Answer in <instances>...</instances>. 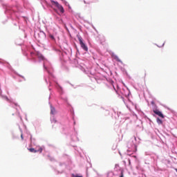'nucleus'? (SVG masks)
<instances>
[{
    "mask_svg": "<svg viewBox=\"0 0 177 177\" xmlns=\"http://www.w3.org/2000/svg\"><path fill=\"white\" fill-rule=\"evenodd\" d=\"M24 56H26L28 60H30L33 63H40V62H43V68L44 71V81L46 84H49L48 91H50L49 99H50V95H52V88H55L57 89V92H59V95L62 96L64 93V91L63 90V87L59 84L57 82V78L53 74L55 71L53 70V66H52V64L45 58V57L41 54V53L38 52L35 53V52L31 50L30 48L26 47V48L21 49Z\"/></svg>",
    "mask_w": 177,
    "mask_h": 177,
    "instance_id": "nucleus-1",
    "label": "nucleus"
},
{
    "mask_svg": "<svg viewBox=\"0 0 177 177\" xmlns=\"http://www.w3.org/2000/svg\"><path fill=\"white\" fill-rule=\"evenodd\" d=\"M88 77L91 81H96L97 84H102V81H107L109 84V88L115 91V93H117L119 97L122 99L126 107L129 109V105H128L129 103V104L133 106L136 110H138V104L132 102V93H131V90H129L127 86H125V88L121 89L118 84L114 83L113 80L107 77V76L100 73V72L96 71V69L93 68L89 71Z\"/></svg>",
    "mask_w": 177,
    "mask_h": 177,
    "instance_id": "nucleus-2",
    "label": "nucleus"
},
{
    "mask_svg": "<svg viewBox=\"0 0 177 177\" xmlns=\"http://www.w3.org/2000/svg\"><path fill=\"white\" fill-rule=\"evenodd\" d=\"M62 100H63L65 106L67 107L71 118L73 121V127L70 124L65 125L62 127V133L66 136H70L71 142H80V138H78V131L75 129V125H77V122L75 121V112L74 111V108L68 102V98L67 97H62Z\"/></svg>",
    "mask_w": 177,
    "mask_h": 177,
    "instance_id": "nucleus-3",
    "label": "nucleus"
},
{
    "mask_svg": "<svg viewBox=\"0 0 177 177\" xmlns=\"http://www.w3.org/2000/svg\"><path fill=\"white\" fill-rule=\"evenodd\" d=\"M140 139L136 138L135 136L130 139L129 141L127 142V156H129L130 158L127 159V163L129 167H131L132 160L134 161H138V156H136V151H138V146L140 143Z\"/></svg>",
    "mask_w": 177,
    "mask_h": 177,
    "instance_id": "nucleus-4",
    "label": "nucleus"
},
{
    "mask_svg": "<svg viewBox=\"0 0 177 177\" xmlns=\"http://www.w3.org/2000/svg\"><path fill=\"white\" fill-rule=\"evenodd\" d=\"M4 13L8 19H11V20H12V24L14 26H19L21 11L17 9V6L7 7L4 10Z\"/></svg>",
    "mask_w": 177,
    "mask_h": 177,
    "instance_id": "nucleus-5",
    "label": "nucleus"
},
{
    "mask_svg": "<svg viewBox=\"0 0 177 177\" xmlns=\"http://www.w3.org/2000/svg\"><path fill=\"white\" fill-rule=\"evenodd\" d=\"M51 50H53L58 55L59 57V62H61L62 66H64L67 62V60H70V57L67 54V51L63 50L62 47L51 44Z\"/></svg>",
    "mask_w": 177,
    "mask_h": 177,
    "instance_id": "nucleus-6",
    "label": "nucleus"
},
{
    "mask_svg": "<svg viewBox=\"0 0 177 177\" xmlns=\"http://www.w3.org/2000/svg\"><path fill=\"white\" fill-rule=\"evenodd\" d=\"M78 41H79V44L80 45V47L82 48L84 53H82V55H89L88 52V45L85 42V40L82 38L81 35L78 33L76 35ZM74 48L76 50V56H78V55H82V53L80 52V49L78 48V46H77V44L74 45Z\"/></svg>",
    "mask_w": 177,
    "mask_h": 177,
    "instance_id": "nucleus-7",
    "label": "nucleus"
},
{
    "mask_svg": "<svg viewBox=\"0 0 177 177\" xmlns=\"http://www.w3.org/2000/svg\"><path fill=\"white\" fill-rule=\"evenodd\" d=\"M0 96L2 97V99H5L6 102H8L10 103V106L12 107L13 109H15L17 110V114L18 117L20 118L21 121H23V118L21 117V115H20V111H19V109L21 110V108L20 107V105L17 104V102H13V100L9 99V97L7 95H2V88H1V84H0Z\"/></svg>",
    "mask_w": 177,
    "mask_h": 177,
    "instance_id": "nucleus-8",
    "label": "nucleus"
},
{
    "mask_svg": "<svg viewBox=\"0 0 177 177\" xmlns=\"http://www.w3.org/2000/svg\"><path fill=\"white\" fill-rule=\"evenodd\" d=\"M7 67L9 70H10V71H12V73H13L14 74H15V75H17V77L13 76V78H15V80H17V81H18V82H23V81H26V77H24V76L19 74V73H17L16 71H15V69H13V68H12V66H10V64L8 63Z\"/></svg>",
    "mask_w": 177,
    "mask_h": 177,
    "instance_id": "nucleus-9",
    "label": "nucleus"
},
{
    "mask_svg": "<svg viewBox=\"0 0 177 177\" xmlns=\"http://www.w3.org/2000/svg\"><path fill=\"white\" fill-rule=\"evenodd\" d=\"M50 3H52V5H54L55 6H56V8L62 15L66 12V10H64V7H63L62 4L59 3V1H55V0H50Z\"/></svg>",
    "mask_w": 177,
    "mask_h": 177,
    "instance_id": "nucleus-10",
    "label": "nucleus"
},
{
    "mask_svg": "<svg viewBox=\"0 0 177 177\" xmlns=\"http://www.w3.org/2000/svg\"><path fill=\"white\" fill-rule=\"evenodd\" d=\"M59 167H61L62 169V171H57V174H64L66 172V170L65 169H69L70 170V168H68V165H67V164L66 162H59Z\"/></svg>",
    "mask_w": 177,
    "mask_h": 177,
    "instance_id": "nucleus-11",
    "label": "nucleus"
},
{
    "mask_svg": "<svg viewBox=\"0 0 177 177\" xmlns=\"http://www.w3.org/2000/svg\"><path fill=\"white\" fill-rule=\"evenodd\" d=\"M28 151L30 153H42L44 149L42 147H39L38 149H35L33 147L28 148Z\"/></svg>",
    "mask_w": 177,
    "mask_h": 177,
    "instance_id": "nucleus-12",
    "label": "nucleus"
},
{
    "mask_svg": "<svg viewBox=\"0 0 177 177\" xmlns=\"http://www.w3.org/2000/svg\"><path fill=\"white\" fill-rule=\"evenodd\" d=\"M37 35L40 39H46V33H45L42 30H39Z\"/></svg>",
    "mask_w": 177,
    "mask_h": 177,
    "instance_id": "nucleus-13",
    "label": "nucleus"
},
{
    "mask_svg": "<svg viewBox=\"0 0 177 177\" xmlns=\"http://www.w3.org/2000/svg\"><path fill=\"white\" fill-rule=\"evenodd\" d=\"M29 136H30V146H37V139H35V138H32V135L31 133H29Z\"/></svg>",
    "mask_w": 177,
    "mask_h": 177,
    "instance_id": "nucleus-14",
    "label": "nucleus"
},
{
    "mask_svg": "<svg viewBox=\"0 0 177 177\" xmlns=\"http://www.w3.org/2000/svg\"><path fill=\"white\" fill-rule=\"evenodd\" d=\"M153 113L160 118H165V115H164V113H162V111H160V109H158V111H155V112Z\"/></svg>",
    "mask_w": 177,
    "mask_h": 177,
    "instance_id": "nucleus-15",
    "label": "nucleus"
},
{
    "mask_svg": "<svg viewBox=\"0 0 177 177\" xmlns=\"http://www.w3.org/2000/svg\"><path fill=\"white\" fill-rule=\"evenodd\" d=\"M50 107V114L51 115H55L56 114V108L49 102Z\"/></svg>",
    "mask_w": 177,
    "mask_h": 177,
    "instance_id": "nucleus-16",
    "label": "nucleus"
},
{
    "mask_svg": "<svg viewBox=\"0 0 177 177\" xmlns=\"http://www.w3.org/2000/svg\"><path fill=\"white\" fill-rule=\"evenodd\" d=\"M10 133H11V136H12V140H16V139H20L19 136H17V135H16V133H15L14 130H10Z\"/></svg>",
    "mask_w": 177,
    "mask_h": 177,
    "instance_id": "nucleus-17",
    "label": "nucleus"
},
{
    "mask_svg": "<svg viewBox=\"0 0 177 177\" xmlns=\"http://www.w3.org/2000/svg\"><path fill=\"white\" fill-rule=\"evenodd\" d=\"M114 56V59L118 62V63H120V64H122V66H125V64H124V62H122V61L120 59V57H118L117 55H113Z\"/></svg>",
    "mask_w": 177,
    "mask_h": 177,
    "instance_id": "nucleus-18",
    "label": "nucleus"
},
{
    "mask_svg": "<svg viewBox=\"0 0 177 177\" xmlns=\"http://www.w3.org/2000/svg\"><path fill=\"white\" fill-rule=\"evenodd\" d=\"M156 122L158 124V125H162L163 127H165V125H164V121H162V119L157 117Z\"/></svg>",
    "mask_w": 177,
    "mask_h": 177,
    "instance_id": "nucleus-19",
    "label": "nucleus"
},
{
    "mask_svg": "<svg viewBox=\"0 0 177 177\" xmlns=\"http://www.w3.org/2000/svg\"><path fill=\"white\" fill-rule=\"evenodd\" d=\"M122 71L123 74H125L126 77H127L129 80H131V75H129V74L128 73V71H127V69H125V68H122Z\"/></svg>",
    "mask_w": 177,
    "mask_h": 177,
    "instance_id": "nucleus-20",
    "label": "nucleus"
},
{
    "mask_svg": "<svg viewBox=\"0 0 177 177\" xmlns=\"http://www.w3.org/2000/svg\"><path fill=\"white\" fill-rule=\"evenodd\" d=\"M64 157L67 158L66 161L68 162V165H71L73 164V162L71 161V157L68 155H65Z\"/></svg>",
    "mask_w": 177,
    "mask_h": 177,
    "instance_id": "nucleus-21",
    "label": "nucleus"
},
{
    "mask_svg": "<svg viewBox=\"0 0 177 177\" xmlns=\"http://www.w3.org/2000/svg\"><path fill=\"white\" fill-rule=\"evenodd\" d=\"M50 122H52V124H57V120H56V118H55V115H52L50 117Z\"/></svg>",
    "mask_w": 177,
    "mask_h": 177,
    "instance_id": "nucleus-22",
    "label": "nucleus"
},
{
    "mask_svg": "<svg viewBox=\"0 0 177 177\" xmlns=\"http://www.w3.org/2000/svg\"><path fill=\"white\" fill-rule=\"evenodd\" d=\"M18 127H19V129L21 132V140H24V136H23V129H21V127H20V124H17Z\"/></svg>",
    "mask_w": 177,
    "mask_h": 177,
    "instance_id": "nucleus-23",
    "label": "nucleus"
},
{
    "mask_svg": "<svg viewBox=\"0 0 177 177\" xmlns=\"http://www.w3.org/2000/svg\"><path fill=\"white\" fill-rule=\"evenodd\" d=\"M145 156H149L150 160H153V161H154V156H153L151 152H145Z\"/></svg>",
    "mask_w": 177,
    "mask_h": 177,
    "instance_id": "nucleus-24",
    "label": "nucleus"
},
{
    "mask_svg": "<svg viewBox=\"0 0 177 177\" xmlns=\"http://www.w3.org/2000/svg\"><path fill=\"white\" fill-rule=\"evenodd\" d=\"M71 177H84V176L77 173L76 174L72 173L71 174Z\"/></svg>",
    "mask_w": 177,
    "mask_h": 177,
    "instance_id": "nucleus-25",
    "label": "nucleus"
},
{
    "mask_svg": "<svg viewBox=\"0 0 177 177\" xmlns=\"http://www.w3.org/2000/svg\"><path fill=\"white\" fill-rule=\"evenodd\" d=\"M68 12L72 15H74V10H73V8H71V6H70V4L68 6Z\"/></svg>",
    "mask_w": 177,
    "mask_h": 177,
    "instance_id": "nucleus-26",
    "label": "nucleus"
},
{
    "mask_svg": "<svg viewBox=\"0 0 177 177\" xmlns=\"http://www.w3.org/2000/svg\"><path fill=\"white\" fill-rule=\"evenodd\" d=\"M47 157L48 160L51 161V162H54L55 161H56V159H55V158L50 156V155H48Z\"/></svg>",
    "mask_w": 177,
    "mask_h": 177,
    "instance_id": "nucleus-27",
    "label": "nucleus"
},
{
    "mask_svg": "<svg viewBox=\"0 0 177 177\" xmlns=\"http://www.w3.org/2000/svg\"><path fill=\"white\" fill-rule=\"evenodd\" d=\"M152 110H153V113H155L156 111L159 110L158 106H157V104L152 106Z\"/></svg>",
    "mask_w": 177,
    "mask_h": 177,
    "instance_id": "nucleus-28",
    "label": "nucleus"
},
{
    "mask_svg": "<svg viewBox=\"0 0 177 177\" xmlns=\"http://www.w3.org/2000/svg\"><path fill=\"white\" fill-rule=\"evenodd\" d=\"M44 3L47 8H50V6H52V4H50V3H48V1H46V0H44Z\"/></svg>",
    "mask_w": 177,
    "mask_h": 177,
    "instance_id": "nucleus-29",
    "label": "nucleus"
},
{
    "mask_svg": "<svg viewBox=\"0 0 177 177\" xmlns=\"http://www.w3.org/2000/svg\"><path fill=\"white\" fill-rule=\"evenodd\" d=\"M61 1L64 3V5H65V6H68V5H70V3H68V2H67V1L66 0H61Z\"/></svg>",
    "mask_w": 177,
    "mask_h": 177,
    "instance_id": "nucleus-30",
    "label": "nucleus"
},
{
    "mask_svg": "<svg viewBox=\"0 0 177 177\" xmlns=\"http://www.w3.org/2000/svg\"><path fill=\"white\" fill-rule=\"evenodd\" d=\"M75 17H76V19H84V17H81V14H80V13H76V15H75Z\"/></svg>",
    "mask_w": 177,
    "mask_h": 177,
    "instance_id": "nucleus-31",
    "label": "nucleus"
},
{
    "mask_svg": "<svg viewBox=\"0 0 177 177\" xmlns=\"http://www.w3.org/2000/svg\"><path fill=\"white\" fill-rule=\"evenodd\" d=\"M21 41V39H17L16 41H15V44L16 45H18L19 46H21V42H20V43H18L17 41Z\"/></svg>",
    "mask_w": 177,
    "mask_h": 177,
    "instance_id": "nucleus-32",
    "label": "nucleus"
},
{
    "mask_svg": "<svg viewBox=\"0 0 177 177\" xmlns=\"http://www.w3.org/2000/svg\"><path fill=\"white\" fill-rule=\"evenodd\" d=\"M145 118L147 120V121L149 122V124L151 125V123L153 122V121H151V119H150L149 117L145 115Z\"/></svg>",
    "mask_w": 177,
    "mask_h": 177,
    "instance_id": "nucleus-33",
    "label": "nucleus"
},
{
    "mask_svg": "<svg viewBox=\"0 0 177 177\" xmlns=\"http://www.w3.org/2000/svg\"><path fill=\"white\" fill-rule=\"evenodd\" d=\"M166 109H167L169 110V111H171V113H172V114H175V111L172 110L171 108L167 106Z\"/></svg>",
    "mask_w": 177,
    "mask_h": 177,
    "instance_id": "nucleus-34",
    "label": "nucleus"
},
{
    "mask_svg": "<svg viewBox=\"0 0 177 177\" xmlns=\"http://www.w3.org/2000/svg\"><path fill=\"white\" fill-rule=\"evenodd\" d=\"M99 0H92L91 1H90L91 3H99Z\"/></svg>",
    "mask_w": 177,
    "mask_h": 177,
    "instance_id": "nucleus-35",
    "label": "nucleus"
},
{
    "mask_svg": "<svg viewBox=\"0 0 177 177\" xmlns=\"http://www.w3.org/2000/svg\"><path fill=\"white\" fill-rule=\"evenodd\" d=\"M155 45H156V46H158V48H164V46H165V42H164V43L162 44V45H161V46H158L157 44H155Z\"/></svg>",
    "mask_w": 177,
    "mask_h": 177,
    "instance_id": "nucleus-36",
    "label": "nucleus"
},
{
    "mask_svg": "<svg viewBox=\"0 0 177 177\" xmlns=\"http://www.w3.org/2000/svg\"><path fill=\"white\" fill-rule=\"evenodd\" d=\"M105 114H106V115H110V111L105 110Z\"/></svg>",
    "mask_w": 177,
    "mask_h": 177,
    "instance_id": "nucleus-37",
    "label": "nucleus"
},
{
    "mask_svg": "<svg viewBox=\"0 0 177 177\" xmlns=\"http://www.w3.org/2000/svg\"><path fill=\"white\" fill-rule=\"evenodd\" d=\"M64 28H65L66 32H70V30L68 29V28L67 27V26H65Z\"/></svg>",
    "mask_w": 177,
    "mask_h": 177,
    "instance_id": "nucleus-38",
    "label": "nucleus"
},
{
    "mask_svg": "<svg viewBox=\"0 0 177 177\" xmlns=\"http://www.w3.org/2000/svg\"><path fill=\"white\" fill-rule=\"evenodd\" d=\"M165 162H166V164H169V165L171 164V161L168 159L165 160Z\"/></svg>",
    "mask_w": 177,
    "mask_h": 177,
    "instance_id": "nucleus-39",
    "label": "nucleus"
},
{
    "mask_svg": "<svg viewBox=\"0 0 177 177\" xmlns=\"http://www.w3.org/2000/svg\"><path fill=\"white\" fill-rule=\"evenodd\" d=\"M83 2H84V3H85V5H89V3H91V1L90 2H87L85 0H84Z\"/></svg>",
    "mask_w": 177,
    "mask_h": 177,
    "instance_id": "nucleus-40",
    "label": "nucleus"
},
{
    "mask_svg": "<svg viewBox=\"0 0 177 177\" xmlns=\"http://www.w3.org/2000/svg\"><path fill=\"white\" fill-rule=\"evenodd\" d=\"M151 104L152 106H156V102H155L153 100H152V101L151 102Z\"/></svg>",
    "mask_w": 177,
    "mask_h": 177,
    "instance_id": "nucleus-41",
    "label": "nucleus"
},
{
    "mask_svg": "<svg viewBox=\"0 0 177 177\" xmlns=\"http://www.w3.org/2000/svg\"><path fill=\"white\" fill-rule=\"evenodd\" d=\"M145 164H147V165H150V162L149 160H145Z\"/></svg>",
    "mask_w": 177,
    "mask_h": 177,
    "instance_id": "nucleus-42",
    "label": "nucleus"
},
{
    "mask_svg": "<svg viewBox=\"0 0 177 177\" xmlns=\"http://www.w3.org/2000/svg\"><path fill=\"white\" fill-rule=\"evenodd\" d=\"M137 128H140V131H143V127H140L139 125H137Z\"/></svg>",
    "mask_w": 177,
    "mask_h": 177,
    "instance_id": "nucleus-43",
    "label": "nucleus"
},
{
    "mask_svg": "<svg viewBox=\"0 0 177 177\" xmlns=\"http://www.w3.org/2000/svg\"><path fill=\"white\" fill-rule=\"evenodd\" d=\"M119 177H124V172L123 171L120 172Z\"/></svg>",
    "mask_w": 177,
    "mask_h": 177,
    "instance_id": "nucleus-44",
    "label": "nucleus"
},
{
    "mask_svg": "<svg viewBox=\"0 0 177 177\" xmlns=\"http://www.w3.org/2000/svg\"><path fill=\"white\" fill-rule=\"evenodd\" d=\"M121 117V112H118V118H120Z\"/></svg>",
    "mask_w": 177,
    "mask_h": 177,
    "instance_id": "nucleus-45",
    "label": "nucleus"
},
{
    "mask_svg": "<svg viewBox=\"0 0 177 177\" xmlns=\"http://www.w3.org/2000/svg\"><path fill=\"white\" fill-rule=\"evenodd\" d=\"M70 27L72 30H75V28H74V26H73L72 24H70Z\"/></svg>",
    "mask_w": 177,
    "mask_h": 177,
    "instance_id": "nucleus-46",
    "label": "nucleus"
},
{
    "mask_svg": "<svg viewBox=\"0 0 177 177\" xmlns=\"http://www.w3.org/2000/svg\"><path fill=\"white\" fill-rule=\"evenodd\" d=\"M115 168H117V167H120V165L118 164H116V165H115Z\"/></svg>",
    "mask_w": 177,
    "mask_h": 177,
    "instance_id": "nucleus-47",
    "label": "nucleus"
},
{
    "mask_svg": "<svg viewBox=\"0 0 177 177\" xmlns=\"http://www.w3.org/2000/svg\"><path fill=\"white\" fill-rule=\"evenodd\" d=\"M160 135H162V138H165V136H164L162 133H160Z\"/></svg>",
    "mask_w": 177,
    "mask_h": 177,
    "instance_id": "nucleus-48",
    "label": "nucleus"
},
{
    "mask_svg": "<svg viewBox=\"0 0 177 177\" xmlns=\"http://www.w3.org/2000/svg\"><path fill=\"white\" fill-rule=\"evenodd\" d=\"M42 6H43L44 9H46V8L45 7V6H44V4H42Z\"/></svg>",
    "mask_w": 177,
    "mask_h": 177,
    "instance_id": "nucleus-49",
    "label": "nucleus"
},
{
    "mask_svg": "<svg viewBox=\"0 0 177 177\" xmlns=\"http://www.w3.org/2000/svg\"><path fill=\"white\" fill-rule=\"evenodd\" d=\"M93 28H94L96 32H97V30H96V28H95L94 26H93Z\"/></svg>",
    "mask_w": 177,
    "mask_h": 177,
    "instance_id": "nucleus-50",
    "label": "nucleus"
},
{
    "mask_svg": "<svg viewBox=\"0 0 177 177\" xmlns=\"http://www.w3.org/2000/svg\"><path fill=\"white\" fill-rule=\"evenodd\" d=\"M25 38H27V34L25 33Z\"/></svg>",
    "mask_w": 177,
    "mask_h": 177,
    "instance_id": "nucleus-51",
    "label": "nucleus"
},
{
    "mask_svg": "<svg viewBox=\"0 0 177 177\" xmlns=\"http://www.w3.org/2000/svg\"><path fill=\"white\" fill-rule=\"evenodd\" d=\"M160 140L162 142V138L160 137Z\"/></svg>",
    "mask_w": 177,
    "mask_h": 177,
    "instance_id": "nucleus-52",
    "label": "nucleus"
},
{
    "mask_svg": "<svg viewBox=\"0 0 177 177\" xmlns=\"http://www.w3.org/2000/svg\"><path fill=\"white\" fill-rule=\"evenodd\" d=\"M158 131V132H159V133H160V131L159 130H157Z\"/></svg>",
    "mask_w": 177,
    "mask_h": 177,
    "instance_id": "nucleus-53",
    "label": "nucleus"
},
{
    "mask_svg": "<svg viewBox=\"0 0 177 177\" xmlns=\"http://www.w3.org/2000/svg\"><path fill=\"white\" fill-rule=\"evenodd\" d=\"M19 30H20V26H19Z\"/></svg>",
    "mask_w": 177,
    "mask_h": 177,
    "instance_id": "nucleus-54",
    "label": "nucleus"
},
{
    "mask_svg": "<svg viewBox=\"0 0 177 177\" xmlns=\"http://www.w3.org/2000/svg\"><path fill=\"white\" fill-rule=\"evenodd\" d=\"M124 164H126L127 162L124 161Z\"/></svg>",
    "mask_w": 177,
    "mask_h": 177,
    "instance_id": "nucleus-55",
    "label": "nucleus"
},
{
    "mask_svg": "<svg viewBox=\"0 0 177 177\" xmlns=\"http://www.w3.org/2000/svg\"><path fill=\"white\" fill-rule=\"evenodd\" d=\"M12 115H15V113H12Z\"/></svg>",
    "mask_w": 177,
    "mask_h": 177,
    "instance_id": "nucleus-56",
    "label": "nucleus"
},
{
    "mask_svg": "<svg viewBox=\"0 0 177 177\" xmlns=\"http://www.w3.org/2000/svg\"><path fill=\"white\" fill-rule=\"evenodd\" d=\"M112 149L114 150V147Z\"/></svg>",
    "mask_w": 177,
    "mask_h": 177,
    "instance_id": "nucleus-57",
    "label": "nucleus"
},
{
    "mask_svg": "<svg viewBox=\"0 0 177 177\" xmlns=\"http://www.w3.org/2000/svg\"><path fill=\"white\" fill-rule=\"evenodd\" d=\"M112 149L114 150V147Z\"/></svg>",
    "mask_w": 177,
    "mask_h": 177,
    "instance_id": "nucleus-58",
    "label": "nucleus"
},
{
    "mask_svg": "<svg viewBox=\"0 0 177 177\" xmlns=\"http://www.w3.org/2000/svg\"><path fill=\"white\" fill-rule=\"evenodd\" d=\"M119 153H120V155L122 156L121 153H120V152H119Z\"/></svg>",
    "mask_w": 177,
    "mask_h": 177,
    "instance_id": "nucleus-59",
    "label": "nucleus"
},
{
    "mask_svg": "<svg viewBox=\"0 0 177 177\" xmlns=\"http://www.w3.org/2000/svg\"><path fill=\"white\" fill-rule=\"evenodd\" d=\"M26 120H27V118H26Z\"/></svg>",
    "mask_w": 177,
    "mask_h": 177,
    "instance_id": "nucleus-60",
    "label": "nucleus"
}]
</instances>
